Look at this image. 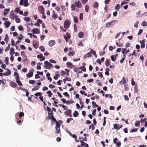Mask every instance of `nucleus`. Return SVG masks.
<instances>
[{
    "mask_svg": "<svg viewBox=\"0 0 147 147\" xmlns=\"http://www.w3.org/2000/svg\"><path fill=\"white\" fill-rule=\"evenodd\" d=\"M20 5H23L24 7H27L29 5L28 3V0H20Z\"/></svg>",
    "mask_w": 147,
    "mask_h": 147,
    "instance_id": "nucleus-1",
    "label": "nucleus"
},
{
    "mask_svg": "<svg viewBox=\"0 0 147 147\" xmlns=\"http://www.w3.org/2000/svg\"><path fill=\"white\" fill-rule=\"evenodd\" d=\"M70 24L71 22L69 20H65L63 25L64 28L66 29H68L69 27Z\"/></svg>",
    "mask_w": 147,
    "mask_h": 147,
    "instance_id": "nucleus-2",
    "label": "nucleus"
},
{
    "mask_svg": "<svg viewBox=\"0 0 147 147\" xmlns=\"http://www.w3.org/2000/svg\"><path fill=\"white\" fill-rule=\"evenodd\" d=\"M116 21V20H113L110 22H108L106 24L105 27L107 28H109L111 26L112 27L114 25L115 22Z\"/></svg>",
    "mask_w": 147,
    "mask_h": 147,
    "instance_id": "nucleus-3",
    "label": "nucleus"
},
{
    "mask_svg": "<svg viewBox=\"0 0 147 147\" xmlns=\"http://www.w3.org/2000/svg\"><path fill=\"white\" fill-rule=\"evenodd\" d=\"M63 37L65 38L66 41L67 42L68 40H69L70 37V35L69 34L68 32H67L66 33V36L64 35Z\"/></svg>",
    "mask_w": 147,
    "mask_h": 147,
    "instance_id": "nucleus-4",
    "label": "nucleus"
},
{
    "mask_svg": "<svg viewBox=\"0 0 147 147\" xmlns=\"http://www.w3.org/2000/svg\"><path fill=\"white\" fill-rule=\"evenodd\" d=\"M39 12L41 14H43L45 12V9L42 6H40L38 7Z\"/></svg>",
    "mask_w": 147,
    "mask_h": 147,
    "instance_id": "nucleus-5",
    "label": "nucleus"
},
{
    "mask_svg": "<svg viewBox=\"0 0 147 147\" xmlns=\"http://www.w3.org/2000/svg\"><path fill=\"white\" fill-rule=\"evenodd\" d=\"M60 125L59 124H56L55 129H56V133L58 134L60 132Z\"/></svg>",
    "mask_w": 147,
    "mask_h": 147,
    "instance_id": "nucleus-6",
    "label": "nucleus"
},
{
    "mask_svg": "<svg viewBox=\"0 0 147 147\" xmlns=\"http://www.w3.org/2000/svg\"><path fill=\"white\" fill-rule=\"evenodd\" d=\"M119 125L117 124L116 123H115L114 125V128L115 129H116L117 130L119 129L120 128H121L123 126V125H121L120 126H118Z\"/></svg>",
    "mask_w": 147,
    "mask_h": 147,
    "instance_id": "nucleus-7",
    "label": "nucleus"
},
{
    "mask_svg": "<svg viewBox=\"0 0 147 147\" xmlns=\"http://www.w3.org/2000/svg\"><path fill=\"white\" fill-rule=\"evenodd\" d=\"M49 63H50L48 61H45L44 64L46 67V69H49Z\"/></svg>",
    "mask_w": 147,
    "mask_h": 147,
    "instance_id": "nucleus-8",
    "label": "nucleus"
},
{
    "mask_svg": "<svg viewBox=\"0 0 147 147\" xmlns=\"http://www.w3.org/2000/svg\"><path fill=\"white\" fill-rule=\"evenodd\" d=\"M55 44V41L54 40H51L49 41L48 44L51 47L54 45Z\"/></svg>",
    "mask_w": 147,
    "mask_h": 147,
    "instance_id": "nucleus-9",
    "label": "nucleus"
},
{
    "mask_svg": "<svg viewBox=\"0 0 147 147\" xmlns=\"http://www.w3.org/2000/svg\"><path fill=\"white\" fill-rule=\"evenodd\" d=\"M74 3L76 6L78 8H80L82 7L81 4L79 0H78L77 2H75Z\"/></svg>",
    "mask_w": 147,
    "mask_h": 147,
    "instance_id": "nucleus-10",
    "label": "nucleus"
},
{
    "mask_svg": "<svg viewBox=\"0 0 147 147\" xmlns=\"http://www.w3.org/2000/svg\"><path fill=\"white\" fill-rule=\"evenodd\" d=\"M38 43L37 41H35L33 42V45L34 47L36 49L38 48Z\"/></svg>",
    "mask_w": 147,
    "mask_h": 147,
    "instance_id": "nucleus-11",
    "label": "nucleus"
},
{
    "mask_svg": "<svg viewBox=\"0 0 147 147\" xmlns=\"http://www.w3.org/2000/svg\"><path fill=\"white\" fill-rule=\"evenodd\" d=\"M121 52L122 54H124L125 53L127 54L129 52V49L126 50V49L122 48V49Z\"/></svg>",
    "mask_w": 147,
    "mask_h": 147,
    "instance_id": "nucleus-12",
    "label": "nucleus"
},
{
    "mask_svg": "<svg viewBox=\"0 0 147 147\" xmlns=\"http://www.w3.org/2000/svg\"><path fill=\"white\" fill-rule=\"evenodd\" d=\"M10 85L11 86L14 88L16 87L17 85L16 83L13 81H11L10 82Z\"/></svg>",
    "mask_w": 147,
    "mask_h": 147,
    "instance_id": "nucleus-13",
    "label": "nucleus"
},
{
    "mask_svg": "<svg viewBox=\"0 0 147 147\" xmlns=\"http://www.w3.org/2000/svg\"><path fill=\"white\" fill-rule=\"evenodd\" d=\"M33 73L32 72H31V71H30V72L27 74L26 76L28 78H29L32 76Z\"/></svg>",
    "mask_w": 147,
    "mask_h": 147,
    "instance_id": "nucleus-14",
    "label": "nucleus"
},
{
    "mask_svg": "<svg viewBox=\"0 0 147 147\" xmlns=\"http://www.w3.org/2000/svg\"><path fill=\"white\" fill-rule=\"evenodd\" d=\"M144 40H145L144 39L142 41H140V42L141 44V47L142 48H144L145 47V45L144 43Z\"/></svg>",
    "mask_w": 147,
    "mask_h": 147,
    "instance_id": "nucleus-15",
    "label": "nucleus"
},
{
    "mask_svg": "<svg viewBox=\"0 0 147 147\" xmlns=\"http://www.w3.org/2000/svg\"><path fill=\"white\" fill-rule=\"evenodd\" d=\"M9 37L8 34H7L5 35L4 40L5 42L7 44L9 41Z\"/></svg>",
    "mask_w": 147,
    "mask_h": 147,
    "instance_id": "nucleus-16",
    "label": "nucleus"
},
{
    "mask_svg": "<svg viewBox=\"0 0 147 147\" xmlns=\"http://www.w3.org/2000/svg\"><path fill=\"white\" fill-rule=\"evenodd\" d=\"M9 9H4V12L3 13V15L5 16V15H6L9 12Z\"/></svg>",
    "mask_w": 147,
    "mask_h": 147,
    "instance_id": "nucleus-17",
    "label": "nucleus"
},
{
    "mask_svg": "<svg viewBox=\"0 0 147 147\" xmlns=\"http://www.w3.org/2000/svg\"><path fill=\"white\" fill-rule=\"evenodd\" d=\"M71 111L70 109L67 110L65 112V114L66 115H69L71 114Z\"/></svg>",
    "mask_w": 147,
    "mask_h": 147,
    "instance_id": "nucleus-18",
    "label": "nucleus"
},
{
    "mask_svg": "<svg viewBox=\"0 0 147 147\" xmlns=\"http://www.w3.org/2000/svg\"><path fill=\"white\" fill-rule=\"evenodd\" d=\"M11 24V23L10 21H7L5 23V26L6 28H8Z\"/></svg>",
    "mask_w": 147,
    "mask_h": 147,
    "instance_id": "nucleus-19",
    "label": "nucleus"
},
{
    "mask_svg": "<svg viewBox=\"0 0 147 147\" xmlns=\"http://www.w3.org/2000/svg\"><path fill=\"white\" fill-rule=\"evenodd\" d=\"M66 65L67 66H70L69 68H73V67L74 66V65H72V64L70 62H67L66 63Z\"/></svg>",
    "mask_w": 147,
    "mask_h": 147,
    "instance_id": "nucleus-20",
    "label": "nucleus"
},
{
    "mask_svg": "<svg viewBox=\"0 0 147 147\" xmlns=\"http://www.w3.org/2000/svg\"><path fill=\"white\" fill-rule=\"evenodd\" d=\"M14 75L15 77H16V80H18V79L20 80V78L19 77V74H18V73H17V72H14Z\"/></svg>",
    "mask_w": 147,
    "mask_h": 147,
    "instance_id": "nucleus-21",
    "label": "nucleus"
},
{
    "mask_svg": "<svg viewBox=\"0 0 147 147\" xmlns=\"http://www.w3.org/2000/svg\"><path fill=\"white\" fill-rule=\"evenodd\" d=\"M84 36V33L82 32H80L78 34V36L80 38H83Z\"/></svg>",
    "mask_w": 147,
    "mask_h": 147,
    "instance_id": "nucleus-22",
    "label": "nucleus"
},
{
    "mask_svg": "<svg viewBox=\"0 0 147 147\" xmlns=\"http://www.w3.org/2000/svg\"><path fill=\"white\" fill-rule=\"evenodd\" d=\"M93 6L94 8H97V9H98V3L97 2H94L93 3Z\"/></svg>",
    "mask_w": 147,
    "mask_h": 147,
    "instance_id": "nucleus-23",
    "label": "nucleus"
},
{
    "mask_svg": "<svg viewBox=\"0 0 147 147\" xmlns=\"http://www.w3.org/2000/svg\"><path fill=\"white\" fill-rule=\"evenodd\" d=\"M126 83V80L125 78L123 77L120 82V83L121 84H124Z\"/></svg>",
    "mask_w": 147,
    "mask_h": 147,
    "instance_id": "nucleus-24",
    "label": "nucleus"
},
{
    "mask_svg": "<svg viewBox=\"0 0 147 147\" xmlns=\"http://www.w3.org/2000/svg\"><path fill=\"white\" fill-rule=\"evenodd\" d=\"M110 59H108L105 61V64L107 67H108L109 65L110 64Z\"/></svg>",
    "mask_w": 147,
    "mask_h": 147,
    "instance_id": "nucleus-25",
    "label": "nucleus"
},
{
    "mask_svg": "<svg viewBox=\"0 0 147 147\" xmlns=\"http://www.w3.org/2000/svg\"><path fill=\"white\" fill-rule=\"evenodd\" d=\"M52 17L54 19H55L57 18V15L54 13V11H53V13L52 15Z\"/></svg>",
    "mask_w": 147,
    "mask_h": 147,
    "instance_id": "nucleus-26",
    "label": "nucleus"
},
{
    "mask_svg": "<svg viewBox=\"0 0 147 147\" xmlns=\"http://www.w3.org/2000/svg\"><path fill=\"white\" fill-rule=\"evenodd\" d=\"M120 8V5L119 4L116 5L115 8V10L118 11Z\"/></svg>",
    "mask_w": 147,
    "mask_h": 147,
    "instance_id": "nucleus-27",
    "label": "nucleus"
},
{
    "mask_svg": "<svg viewBox=\"0 0 147 147\" xmlns=\"http://www.w3.org/2000/svg\"><path fill=\"white\" fill-rule=\"evenodd\" d=\"M111 60L113 61H115L117 59L116 56H115L114 55H111Z\"/></svg>",
    "mask_w": 147,
    "mask_h": 147,
    "instance_id": "nucleus-28",
    "label": "nucleus"
},
{
    "mask_svg": "<svg viewBox=\"0 0 147 147\" xmlns=\"http://www.w3.org/2000/svg\"><path fill=\"white\" fill-rule=\"evenodd\" d=\"M91 53H90V52H89L87 53H86V55L85 56V58H87L89 57H90L91 56Z\"/></svg>",
    "mask_w": 147,
    "mask_h": 147,
    "instance_id": "nucleus-29",
    "label": "nucleus"
},
{
    "mask_svg": "<svg viewBox=\"0 0 147 147\" xmlns=\"http://www.w3.org/2000/svg\"><path fill=\"white\" fill-rule=\"evenodd\" d=\"M67 80H68V81H71V80L70 78L69 79L68 77H66L65 78L63 79V81L64 82V83H65L66 81Z\"/></svg>",
    "mask_w": 147,
    "mask_h": 147,
    "instance_id": "nucleus-30",
    "label": "nucleus"
},
{
    "mask_svg": "<svg viewBox=\"0 0 147 147\" xmlns=\"http://www.w3.org/2000/svg\"><path fill=\"white\" fill-rule=\"evenodd\" d=\"M24 113L23 112H20L19 113V117L20 118H21L22 117H24Z\"/></svg>",
    "mask_w": 147,
    "mask_h": 147,
    "instance_id": "nucleus-31",
    "label": "nucleus"
},
{
    "mask_svg": "<svg viewBox=\"0 0 147 147\" xmlns=\"http://www.w3.org/2000/svg\"><path fill=\"white\" fill-rule=\"evenodd\" d=\"M5 69L7 70V72H6V73L7 74V76H8L9 75H10L11 74V71L8 69V68H6Z\"/></svg>",
    "mask_w": 147,
    "mask_h": 147,
    "instance_id": "nucleus-32",
    "label": "nucleus"
},
{
    "mask_svg": "<svg viewBox=\"0 0 147 147\" xmlns=\"http://www.w3.org/2000/svg\"><path fill=\"white\" fill-rule=\"evenodd\" d=\"M92 107L93 108L96 107H98V105L96 104L95 102L94 101L92 102Z\"/></svg>",
    "mask_w": 147,
    "mask_h": 147,
    "instance_id": "nucleus-33",
    "label": "nucleus"
},
{
    "mask_svg": "<svg viewBox=\"0 0 147 147\" xmlns=\"http://www.w3.org/2000/svg\"><path fill=\"white\" fill-rule=\"evenodd\" d=\"M9 58L7 57H6L5 58V61L6 65H8L9 64Z\"/></svg>",
    "mask_w": 147,
    "mask_h": 147,
    "instance_id": "nucleus-34",
    "label": "nucleus"
},
{
    "mask_svg": "<svg viewBox=\"0 0 147 147\" xmlns=\"http://www.w3.org/2000/svg\"><path fill=\"white\" fill-rule=\"evenodd\" d=\"M91 52H92V53L94 55L95 57H97V56L96 53V52L95 51L92 49L91 50Z\"/></svg>",
    "mask_w": 147,
    "mask_h": 147,
    "instance_id": "nucleus-35",
    "label": "nucleus"
},
{
    "mask_svg": "<svg viewBox=\"0 0 147 147\" xmlns=\"http://www.w3.org/2000/svg\"><path fill=\"white\" fill-rule=\"evenodd\" d=\"M140 121H136L135 124V125L136 127H138L140 126Z\"/></svg>",
    "mask_w": 147,
    "mask_h": 147,
    "instance_id": "nucleus-36",
    "label": "nucleus"
},
{
    "mask_svg": "<svg viewBox=\"0 0 147 147\" xmlns=\"http://www.w3.org/2000/svg\"><path fill=\"white\" fill-rule=\"evenodd\" d=\"M78 112L76 111H75L73 113V116L74 117H76L78 115Z\"/></svg>",
    "mask_w": 147,
    "mask_h": 147,
    "instance_id": "nucleus-37",
    "label": "nucleus"
},
{
    "mask_svg": "<svg viewBox=\"0 0 147 147\" xmlns=\"http://www.w3.org/2000/svg\"><path fill=\"white\" fill-rule=\"evenodd\" d=\"M19 35V36L17 37V38L20 40H21L24 37V36L22 34H20Z\"/></svg>",
    "mask_w": 147,
    "mask_h": 147,
    "instance_id": "nucleus-38",
    "label": "nucleus"
},
{
    "mask_svg": "<svg viewBox=\"0 0 147 147\" xmlns=\"http://www.w3.org/2000/svg\"><path fill=\"white\" fill-rule=\"evenodd\" d=\"M42 94L41 92H37L34 94V95L36 96H41L42 95Z\"/></svg>",
    "mask_w": 147,
    "mask_h": 147,
    "instance_id": "nucleus-39",
    "label": "nucleus"
},
{
    "mask_svg": "<svg viewBox=\"0 0 147 147\" xmlns=\"http://www.w3.org/2000/svg\"><path fill=\"white\" fill-rule=\"evenodd\" d=\"M74 22L76 23H78V18H77V17L75 16L74 17Z\"/></svg>",
    "mask_w": 147,
    "mask_h": 147,
    "instance_id": "nucleus-40",
    "label": "nucleus"
},
{
    "mask_svg": "<svg viewBox=\"0 0 147 147\" xmlns=\"http://www.w3.org/2000/svg\"><path fill=\"white\" fill-rule=\"evenodd\" d=\"M14 49L13 48H11L10 49V51L12 52L13 53L10 52V54L11 55H12L13 54L15 53V52L14 51Z\"/></svg>",
    "mask_w": 147,
    "mask_h": 147,
    "instance_id": "nucleus-41",
    "label": "nucleus"
},
{
    "mask_svg": "<svg viewBox=\"0 0 147 147\" xmlns=\"http://www.w3.org/2000/svg\"><path fill=\"white\" fill-rule=\"evenodd\" d=\"M39 48V49L42 52H44L45 51V48L43 46H40Z\"/></svg>",
    "mask_w": 147,
    "mask_h": 147,
    "instance_id": "nucleus-42",
    "label": "nucleus"
},
{
    "mask_svg": "<svg viewBox=\"0 0 147 147\" xmlns=\"http://www.w3.org/2000/svg\"><path fill=\"white\" fill-rule=\"evenodd\" d=\"M47 94H48L49 97L50 98L53 95V93L50 91H48L47 92Z\"/></svg>",
    "mask_w": 147,
    "mask_h": 147,
    "instance_id": "nucleus-43",
    "label": "nucleus"
},
{
    "mask_svg": "<svg viewBox=\"0 0 147 147\" xmlns=\"http://www.w3.org/2000/svg\"><path fill=\"white\" fill-rule=\"evenodd\" d=\"M16 82L19 86H21L22 85V84L21 83V82L20 81V80L18 79V80H16Z\"/></svg>",
    "mask_w": 147,
    "mask_h": 147,
    "instance_id": "nucleus-44",
    "label": "nucleus"
},
{
    "mask_svg": "<svg viewBox=\"0 0 147 147\" xmlns=\"http://www.w3.org/2000/svg\"><path fill=\"white\" fill-rule=\"evenodd\" d=\"M51 119L54 122H55L56 124H59L58 122L57 121L56 119H55V118L53 117H52V118H51Z\"/></svg>",
    "mask_w": 147,
    "mask_h": 147,
    "instance_id": "nucleus-45",
    "label": "nucleus"
},
{
    "mask_svg": "<svg viewBox=\"0 0 147 147\" xmlns=\"http://www.w3.org/2000/svg\"><path fill=\"white\" fill-rule=\"evenodd\" d=\"M75 54V53L74 51H70L68 53V55L69 56H73Z\"/></svg>",
    "mask_w": 147,
    "mask_h": 147,
    "instance_id": "nucleus-46",
    "label": "nucleus"
},
{
    "mask_svg": "<svg viewBox=\"0 0 147 147\" xmlns=\"http://www.w3.org/2000/svg\"><path fill=\"white\" fill-rule=\"evenodd\" d=\"M142 25L144 26H147V22L145 21H144L142 24Z\"/></svg>",
    "mask_w": 147,
    "mask_h": 147,
    "instance_id": "nucleus-47",
    "label": "nucleus"
},
{
    "mask_svg": "<svg viewBox=\"0 0 147 147\" xmlns=\"http://www.w3.org/2000/svg\"><path fill=\"white\" fill-rule=\"evenodd\" d=\"M39 87L38 86H36V87H34L33 88H32V91H35L37 90H38V88Z\"/></svg>",
    "mask_w": 147,
    "mask_h": 147,
    "instance_id": "nucleus-48",
    "label": "nucleus"
},
{
    "mask_svg": "<svg viewBox=\"0 0 147 147\" xmlns=\"http://www.w3.org/2000/svg\"><path fill=\"white\" fill-rule=\"evenodd\" d=\"M71 8L72 10L74 11L76 9L75 5L73 4H71Z\"/></svg>",
    "mask_w": 147,
    "mask_h": 147,
    "instance_id": "nucleus-49",
    "label": "nucleus"
},
{
    "mask_svg": "<svg viewBox=\"0 0 147 147\" xmlns=\"http://www.w3.org/2000/svg\"><path fill=\"white\" fill-rule=\"evenodd\" d=\"M91 128H92V130L94 129V127L93 124L92 123L91 124V125L89 126V129H90Z\"/></svg>",
    "mask_w": 147,
    "mask_h": 147,
    "instance_id": "nucleus-50",
    "label": "nucleus"
},
{
    "mask_svg": "<svg viewBox=\"0 0 147 147\" xmlns=\"http://www.w3.org/2000/svg\"><path fill=\"white\" fill-rule=\"evenodd\" d=\"M138 129L137 128H135L134 129H131L130 131L131 132H134L137 131Z\"/></svg>",
    "mask_w": 147,
    "mask_h": 147,
    "instance_id": "nucleus-51",
    "label": "nucleus"
},
{
    "mask_svg": "<svg viewBox=\"0 0 147 147\" xmlns=\"http://www.w3.org/2000/svg\"><path fill=\"white\" fill-rule=\"evenodd\" d=\"M20 11V9L18 7H16V8L14 11L16 13H18Z\"/></svg>",
    "mask_w": 147,
    "mask_h": 147,
    "instance_id": "nucleus-52",
    "label": "nucleus"
},
{
    "mask_svg": "<svg viewBox=\"0 0 147 147\" xmlns=\"http://www.w3.org/2000/svg\"><path fill=\"white\" fill-rule=\"evenodd\" d=\"M105 54V51H100L99 52V55L100 56L103 55Z\"/></svg>",
    "mask_w": 147,
    "mask_h": 147,
    "instance_id": "nucleus-53",
    "label": "nucleus"
},
{
    "mask_svg": "<svg viewBox=\"0 0 147 147\" xmlns=\"http://www.w3.org/2000/svg\"><path fill=\"white\" fill-rule=\"evenodd\" d=\"M89 9V6L88 5H86L85 7V11L86 12H88V11Z\"/></svg>",
    "mask_w": 147,
    "mask_h": 147,
    "instance_id": "nucleus-54",
    "label": "nucleus"
},
{
    "mask_svg": "<svg viewBox=\"0 0 147 147\" xmlns=\"http://www.w3.org/2000/svg\"><path fill=\"white\" fill-rule=\"evenodd\" d=\"M24 20L26 21L29 22L30 21V18L29 17H25L24 18Z\"/></svg>",
    "mask_w": 147,
    "mask_h": 147,
    "instance_id": "nucleus-55",
    "label": "nucleus"
},
{
    "mask_svg": "<svg viewBox=\"0 0 147 147\" xmlns=\"http://www.w3.org/2000/svg\"><path fill=\"white\" fill-rule=\"evenodd\" d=\"M11 45L12 46H16L15 45V44L14 43V40L13 39H11Z\"/></svg>",
    "mask_w": 147,
    "mask_h": 147,
    "instance_id": "nucleus-56",
    "label": "nucleus"
},
{
    "mask_svg": "<svg viewBox=\"0 0 147 147\" xmlns=\"http://www.w3.org/2000/svg\"><path fill=\"white\" fill-rule=\"evenodd\" d=\"M63 94L64 95L67 96L68 98H69L70 96L66 92L63 93Z\"/></svg>",
    "mask_w": 147,
    "mask_h": 147,
    "instance_id": "nucleus-57",
    "label": "nucleus"
},
{
    "mask_svg": "<svg viewBox=\"0 0 147 147\" xmlns=\"http://www.w3.org/2000/svg\"><path fill=\"white\" fill-rule=\"evenodd\" d=\"M29 82L30 84H34L35 83V81L34 80H31L29 81Z\"/></svg>",
    "mask_w": 147,
    "mask_h": 147,
    "instance_id": "nucleus-58",
    "label": "nucleus"
},
{
    "mask_svg": "<svg viewBox=\"0 0 147 147\" xmlns=\"http://www.w3.org/2000/svg\"><path fill=\"white\" fill-rule=\"evenodd\" d=\"M116 145L118 147H119L121 145V142L120 141L117 142L116 143Z\"/></svg>",
    "mask_w": 147,
    "mask_h": 147,
    "instance_id": "nucleus-59",
    "label": "nucleus"
},
{
    "mask_svg": "<svg viewBox=\"0 0 147 147\" xmlns=\"http://www.w3.org/2000/svg\"><path fill=\"white\" fill-rule=\"evenodd\" d=\"M80 142L81 143V146H84L86 144V143L84 142V141H83L82 140H80Z\"/></svg>",
    "mask_w": 147,
    "mask_h": 147,
    "instance_id": "nucleus-60",
    "label": "nucleus"
},
{
    "mask_svg": "<svg viewBox=\"0 0 147 147\" xmlns=\"http://www.w3.org/2000/svg\"><path fill=\"white\" fill-rule=\"evenodd\" d=\"M83 19V14L82 13H81L80 15V19L81 20Z\"/></svg>",
    "mask_w": 147,
    "mask_h": 147,
    "instance_id": "nucleus-61",
    "label": "nucleus"
},
{
    "mask_svg": "<svg viewBox=\"0 0 147 147\" xmlns=\"http://www.w3.org/2000/svg\"><path fill=\"white\" fill-rule=\"evenodd\" d=\"M124 99L125 100L128 101L129 100L128 96L127 95H125L124 96Z\"/></svg>",
    "mask_w": 147,
    "mask_h": 147,
    "instance_id": "nucleus-62",
    "label": "nucleus"
},
{
    "mask_svg": "<svg viewBox=\"0 0 147 147\" xmlns=\"http://www.w3.org/2000/svg\"><path fill=\"white\" fill-rule=\"evenodd\" d=\"M61 9L63 11H65L66 9L64 5H61Z\"/></svg>",
    "mask_w": 147,
    "mask_h": 147,
    "instance_id": "nucleus-63",
    "label": "nucleus"
},
{
    "mask_svg": "<svg viewBox=\"0 0 147 147\" xmlns=\"http://www.w3.org/2000/svg\"><path fill=\"white\" fill-rule=\"evenodd\" d=\"M43 55L42 54H40L37 56V57L38 58H41L42 57Z\"/></svg>",
    "mask_w": 147,
    "mask_h": 147,
    "instance_id": "nucleus-64",
    "label": "nucleus"
}]
</instances>
